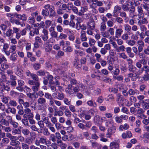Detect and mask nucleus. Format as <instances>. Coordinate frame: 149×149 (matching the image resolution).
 I'll return each instance as SVG.
<instances>
[{"mask_svg": "<svg viewBox=\"0 0 149 149\" xmlns=\"http://www.w3.org/2000/svg\"><path fill=\"white\" fill-rule=\"evenodd\" d=\"M64 96L63 93L58 92V93L57 99L58 100H62L64 99Z\"/></svg>", "mask_w": 149, "mask_h": 149, "instance_id": "46", "label": "nucleus"}, {"mask_svg": "<svg viewBox=\"0 0 149 149\" xmlns=\"http://www.w3.org/2000/svg\"><path fill=\"white\" fill-rule=\"evenodd\" d=\"M114 75H118L119 74L120 70L119 69V67L118 66L115 67V69L114 71L112 72Z\"/></svg>", "mask_w": 149, "mask_h": 149, "instance_id": "58", "label": "nucleus"}, {"mask_svg": "<svg viewBox=\"0 0 149 149\" xmlns=\"http://www.w3.org/2000/svg\"><path fill=\"white\" fill-rule=\"evenodd\" d=\"M44 8L46 9H48L49 10V13H50V16H53L54 13V7L53 6H50L49 4L45 5Z\"/></svg>", "mask_w": 149, "mask_h": 149, "instance_id": "8", "label": "nucleus"}, {"mask_svg": "<svg viewBox=\"0 0 149 149\" xmlns=\"http://www.w3.org/2000/svg\"><path fill=\"white\" fill-rule=\"evenodd\" d=\"M125 30V31L128 32H130L131 31V27L128 24H126L124 25Z\"/></svg>", "mask_w": 149, "mask_h": 149, "instance_id": "45", "label": "nucleus"}, {"mask_svg": "<svg viewBox=\"0 0 149 149\" xmlns=\"http://www.w3.org/2000/svg\"><path fill=\"white\" fill-rule=\"evenodd\" d=\"M8 107V109L9 110V112L13 114H15L16 112V109L14 107H10L9 105H7Z\"/></svg>", "mask_w": 149, "mask_h": 149, "instance_id": "51", "label": "nucleus"}, {"mask_svg": "<svg viewBox=\"0 0 149 149\" xmlns=\"http://www.w3.org/2000/svg\"><path fill=\"white\" fill-rule=\"evenodd\" d=\"M9 140L7 138H4L2 139L0 143V146L1 148L5 146L6 144L9 142Z\"/></svg>", "mask_w": 149, "mask_h": 149, "instance_id": "14", "label": "nucleus"}, {"mask_svg": "<svg viewBox=\"0 0 149 149\" xmlns=\"http://www.w3.org/2000/svg\"><path fill=\"white\" fill-rule=\"evenodd\" d=\"M45 49L46 52H49L52 49V47L51 45L48 43L47 41L45 42Z\"/></svg>", "mask_w": 149, "mask_h": 149, "instance_id": "15", "label": "nucleus"}, {"mask_svg": "<svg viewBox=\"0 0 149 149\" xmlns=\"http://www.w3.org/2000/svg\"><path fill=\"white\" fill-rule=\"evenodd\" d=\"M17 59V55L15 53H13L10 56V59L13 61H15Z\"/></svg>", "mask_w": 149, "mask_h": 149, "instance_id": "56", "label": "nucleus"}, {"mask_svg": "<svg viewBox=\"0 0 149 149\" xmlns=\"http://www.w3.org/2000/svg\"><path fill=\"white\" fill-rule=\"evenodd\" d=\"M145 102H143L144 103L143 105V107L145 109H147L149 108V100L147 99L145 100Z\"/></svg>", "mask_w": 149, "mask_h": 149, "instance_id": "31", "label": "nucleus"}, {"mask_svg": "<svg viewBox=\"0 0 149 149\" xmlns=\"http://www.w3.org/2000/svg\"><path fill=\"white\" fill-rule=\"evenodd\" d=\"M106 23H101L100 30L102 32L104 31L106 29Z\"/></svg>", "mask_w": 149, "mask_h": 149, "instance_id": "54", "label": "nucleus"}, {"mask_svg": "<svg viewBox=\"0 0 149 149\" xmlns=\"http://www.w3.org/2000/svg\"><path fill=\"white\" fill-rule=\"evenodd\" d=\"M104 118H101L100 116L97 115L94 117L95 123L99 124H101L103 121Z\"/></svg>", "mask_w": 149, "mask_h": 149, "instance_id": "20", "label": "nucleus"}, {"mask_svg": "<svg viewBox=\"0 0 149 149\" xmlns=\"http://www.w3.org/2000/svg\"><path fill=\"white\" fill-rule=\"evenodd\" d=\"M128 69L129 71L131 72H134L137 70L136 68L133 65H132L128 66Z\"/></svg>", "mask_w": 149, "mask_h": 149, "instance_id": "61", "label": "nucleus"}, {"mask_svg": "<svg viewBox=\"0 0 149 149\" xmlns=\"http://www.w3.org/2000/svg\"><path fill=\"white\" fill-rule=\"evenodd\" d=\"M24 114L23 115V117L24 118H26V117L29 118H32L33 117V115L31 112L30 109L27 108L24 109Z\"/></svg>", "mask_w": 149, "mask_h": 149, "instance_id": "3", "label": "nucleus"}, {"mask_svg": "<svg viewBox=\"0 0 149 149\" xmlns=\"http://www.w3.org/2000/svg\"><path fill=\"white\" fill-rule=\"evenodd\" d=\"M74 65L75 68L77 69L81 68V65L79 59H75L74 63Z\"/></svg>", "mask_w": 149, "mask_h": 149, "instance_id": "27", "label": "nucleus"}, {"mask_svg": "<svg viewBox=\"0 0 149 149\" xmlns=\"http://www.w3.org/2000/svg\"><path fill=\"white\" fill-rule=\"evenodd\" d=\"M38 15V12L36 11L33 12L31 14V16L29 17L28 19L29 22L31 24H33L35 22V19L34 16L36 17Z\"/></svg>", "mask_w": 149, "mask_h": 149, "instance_id": "6", "label": "nucleus"}, {"mask_svg": "<svg viewBox=\"0 0 149 149\" xmlns=\"http://www.w3.org/2000/svg\"><path fill=\"white\" fill-rule=\"evenodd\" d=\"M9 105L13 107L16 106L17 105V102L14 100H10L9 102V104L8 105Z\"/></svg>", "mask_w": 149, "mask_h": 149, "instance_id": "32", "label": "nucleus"}, {"mask_svg": "<svg viewBox=\"0 0 149 149\" xmlns=\"http://www.w3.org/2000/svg\"><path fill=\"white\" fill-rule=\"evenodd\" d=\"M137 13L136 14L133 15L132 17H141L144 16V14L142 7L139 6L137 7Z\"/></svg>", "mask_w": 149, "mask_h": 149, "instance_id": "2", "label": "nucleus"}, {"mask_svg": "<svg viewBox=\"0 0 149 149\" xmlns=\"http://www.w3.org/2000/svg\"><path fill=\"white\" fill-rule=\"evenodd\" d=\"M87 104L90 107H95L97 104L95 102H93L92 100H90L87 102Z\"/></svg>", "mask_w": 149, "mask_h": 149, "instance_id": "39", "label": "nucleus"}, {"mask_svg": "<svg viewBox=\"0 0 149 149\" xmlns=\"http://www.w3.org/2000/svg\"><path fill=\"white\" fill-rule=\"evenodd\" d=\"M0 123L6 126H8L9 125V122L4 118H2L0 120Z\"/></svg>", "mask_w": 149, "mask_h": 149, "instance_id": "35", "label": "nucleus"}, {"mask_svg": "<svg viewBox=\"0 0 149 149\" xmlns=\"http://www.w3.org/2000/svg\"><path fill=\"white\" fill-rule=\"evenodd\" d=\"M43 123H44L45 124L46 126H47L51 123L50 122L49 120V118L47 117H45L42 119Z\"/></svg>", "mask_w": 149, "mask_h": 149, "instance_id": "37", "label": "nucleus"}, {"mask_svg": "<svg viewBox=\"0 0 149 149\" xmlns=\"http://www.w3.org/2000/svg\"><path fill=\"white\" fill-rule=\"evenodd\" d=\"M143 67V70L145 74H149V66L147 65H144Z\"/></svg>", "mask_w": 149, "mask_h": 149, "instance_id": "62", "label": "nucleus"}, {"mask_svg": "<svg viewBox=\"0 0 149 149\" xmlns=\"http://www.w3.org/2000/svg\"><path fill=\"white\" fill-rule=\"evenodd\" d=\"M131 32H128V33H125L123 34L121 37V39L123 40H127L129 38V35H130L131 34Z\"/></svg>", "mask_w": 149, "mask_h": 149, "instance_id": "33", "label": "nucleus"}, {"mask_svg": "<svg viewBox=\"0 0 149 149\" xmlns=\"http://www.w3.org/2000/svg\"><path fill=\"white\" fill-rule=\"evenodd\" d=\"M37 102L39 106H42L45 105L46 103V100L43 97H40L38 99Z\"/></svg>", "mask_w": 149, "mask_h": 149, "instance_id": "13", "label": "nucleus"}, {"mask_svg": "<svg viewBox=\"0 0 149 149\" xmlns=\"http://www.w3.org/2000/svg\"><path fill=\"white\" fill-rule=\"evenodd\" d=\"M19 93L12 90L10 92V95L12 97H15L19 95Z\"/></svg>", "mask_w": 149, "mask_h": 149, "instance_id": "47", "label": "nucleus"}, {"mask_svg": "<svg viewBox=\"0 0 149 149\" xmlns=\"http://www.w3.org/2000/svg\"><path fill=\"white\" fill-rule=\"evenodd\" d=\"M40 85V84L39 82H36L35 86L32 87V89L33 91L34 92L38 91Z\"/></svg>", "mask_w": 149, "mask_h": 149, "instance_id": "29", "label": "nucleus"}, {"mask_svg": "<svg viewBox=\"0 0 149 149\" xmlns=\"http://www.w3.org/2000/svg\"><path fill=\"white\" fill-rule=\"evenodd\" d=\"M39 28H34L30 31L29 35L31 37L35 35H38L39 33Z\"/></svg>", "mask_w": 149, "mask_h": 149, "instance_id": "12", "label": "nucleus"}, {"mask_svg": "<svg viewBox=\"0 0 149 149\" xmlns=\"http://www.w3.org/2000/svg\"><path fill=\"white\" fill-rule=\"evenodd\" d=\"M81 117H83L84 116V118L86 120H90L91 118V116L89 115H88L87 114H85L84 113H82L80 114Z\"/></svg>", "mask_w": 149, "mask_h": 149, "instance_id": "48", "label": "nucleus"}, {"mask_svg": "<svg viewBox=\"0 0 149 149\" xmlns=\"http://www.w3.org/2000/svg\"><path fill=\"white\" fill-rule=\"evenodd\" d=\"M17 140H18L21 142H23L24 140V138L22 136L19 135L18 136H15V138Z\"/></svg>", "mask_w": 149, "mask_h": 149, "instance_id": "59", "label": "nucleus"}, {"mask_svg": "<svg viewBox=\"0 0 149 149\" xmlns=\"http://www.w3.org/2000/svg\"><path fill=\"white\" fill-rule=\"evenodd\" d=\"M94 2L93 3L95 5H97L98 6H101L103 5V3L102 1L97 0H94Z\"/></svg>", "mask_w": 149, "mask_h": 149, "instance_id": "55", "label": "nucleus"}, {"mask_svg": "<svg viewBox=\"0 0 149 149\" xmlns=\"http://www.w3.org/2000/svg\"><path fill=\"white\" fill-rule=\"evenodd\" d=\"M55 127L57 130H61L62 127V124L59 123H57L55 124Z\"/></svg>", "mask_w": 149, "mask_h": 149, "instance_id": "64", "label": "nucleus"}, {"mask_svg": "<svg viewBox=\"0 0 149 149\" xmlns=\"http://www.w3.org/2000/svg\"><path fill=\"white\" fill-rule=\"evenodd\" d=\"M57 143L59 146L61 147V149H65L67 147V145L63 143L61 140H58Z\"/></svg>", "mask_w": 149, "mask_h": 149, "instance_id": "26", "label": "nucleus"}, {"mask_svg": "<svg viewBox=\"0 0 149 149\" xmlns=\"http://www.w3.org/2000/svg\"><path fill=\"white\" fill-rule=\"evenodd\" d=\"M7 60L6 57L0 53V64L3 62H6Z\"/></svg>", "mask_w": 149, "mask_h": 149, "instance_id": "50", "label": "nucleus"}, {"mask_svg": "<svg viewBox=\"0 0 149 149\" xmlns=\"http://www.w3.org/2000/svg\"><path fill=\"white\" fill-rule=\"evenodd\" d=\"M79 88L81 89H84L85 88V86L83 84L81 83L78 84L76 86H73V87H72V88L74 92L76 93L79 92L80 90Z\"/></svg>", "mask_w": 149, "mask_h": 149, "instance_id": "7", "label": "nucleus"}, {"mask_svg": "<svg viewBox=\"0 0 149 149\" xmlns=\"http://www.w3.org/2000/svg\"><path fill=\"white\" fill-rule=\"evenodd\" d=\"M110 146L112 149L114 148V149H119V145L117 142H112L110 143Z\"/></svg>", "mask_w": 149, "mask_h": 149, "instance_id": "24", "label": "nucleus"}, {"mask_svg": "<svg viewBox=\"0 0 149 149\" xmlns=\"http://www.w3.org/2000/svg\"><path fill=\"white\" fill-rule=\"evenodd\" d=\"M35 42L34 43V47L36 48H38L40 44H43V42L41 38L38 36H37L35 38Z\"/></svg>", "mask_w": 149, "mask_h": 149, "instance_id": "4", "label": "nucleus"}, {"mask_svg": "<svg viewBox=\"0 0 149 149\" xmlns=\"http://www.w3.org/2000/svg\"><path fill=\"white\" fill-rule=\"evenodd\" d=\"M129 126L127 123L120 125L118 128L119 131H123V130H127L129 129Z\"/></svg>", "mask_w": 149, "mask_h": 149, "instance_id": "25", "label": "nucleus"}, {"mask_svg": "<svg viewBox=\"0 0 149 149\" xmlns=\"http://www.w3.org/2000/svg\"><path fill=\"white\" fill-rule=\"evenodd\" d=\"M104 134L103 133H100L99 135V137L100 138V141L103 142H106L108 141V139L104 138Z\"/></svg>", "mask_w": 149, "mask_h": 149, "instance_id": "38", "label": "nucleus"}, {"mask_svg": "<svg viewBox=\"0 0 149 149\" xmlns=\"http://www.w3.org/2000/svg\"><path fill=\"white\" fill-rule=\"evenodd\" d=\"M10 140L11 141L10 144L11 146H16L20 144L19 142L16 139H11Z\"/></svg>", "mask_w": 149, "mask_h": 149, "instance_id": "22", "label": "nucleus"}, {"mask_svg": "<svg viewBox=\"0 0 149 149\" xmlns=\"http://www.w3.org/2000/svg\"><path fill=\"white\" fill-rule=\"evenodd\" d=\"M119 88L120 91L121 92L127 90V88L126 86L123 84H120Z\"/></svg>", "mask_w": 149, "mask_h": 149, "instance_id": "41", "label": "nucleus"}, {"mask_svg": "<svg viewBox=\"0 0 149 149\" xmlns=\"http://www.w3.org/2000/svg\"><path fill=\"white\" fill-rule=\"evenodd\" d=\"M13 32L12 29H8L6 32V36L8 37H12L13 36Z\"/></svg>", "mask_w": 149, "mask_h": 149, "instance_id": "28", "label": "nucleus"}, {"mask_svg": "<svg viewBox=\"0 0 149 149\" xmlns=\"http://www.w3.org/2000/svg\"><path fill=\"white\" fill-rule=\"evenodd\" d=\"M140 137L142 139H149V133L145 132L140 136Z\"/></svg>", "mask_w": 149, "mask_h": 149, "instance_id": "49", "label": "nucleus"}, {"mask_svg": "<svg viewBox=\"0 0 149 149\" xmlns=\"http://www.w3.org/2000/svg\"><path fill=\"white\" fill-rule=\"evenodd\" d=\"M116 129V127L114 125H113L111 127L109 128L107 130V133L106 134L107 137L111 138V136L115 132Z\"/></svg>", "mask_w": 149, "mask_h": 149, "instance_id": "1", "label": "nucleus"}, {"mask_svg": "<svg viewBox=\"0 0 149 149\" xmlns=\"http://www.w3.org/2000/svg\"><path fill=\"white\" fill-rule=\"evenodd\" d=\"M129 94L130 95L133 96L134 95H137L139 93V90L137 89L134 90L132 89H130L128 91Z\"/></svg>", "mask_w": 149, "mask_h": 149, "instance_id": "17", "label": "nucleus"}, {"mask_svg": "<svg viewBox=\"0 0 149 149\" xmlns=\"http://www.w3.org/2000/svg\"><path fill=\"white\" fill-rule=\"evenodd\" d=\"M14 16L15 17L17 18L22 20L23 21H26L27 19L26 15L24 14L22 15L16 14Z\"/></svg>", "mask_w": 149, "mask_h": 149, "instance_id": "18", "label": "nucleus"}, {"mask_svg": "<svg viewBox=\"0 0 149 149\" xmlns=\"http://www.w3.org/2000/svg\"><path fill=\"white\" fill-rule=\"evenodd\" d=\"M83 123H85V127L86 128H90L92 126V123L91 121H85V120L82 121Z\"/></svg>", "mask_w": 149, "mask_h": 149, "instance_id": "36", "label": "nucleus"}, {"mask_svg": "<svg viewBox=\"0 0 149 149\" xmlns=\"http://www.w3.org/2000/svg\"><path fill=\"white\" fill-rule=\"evenodd\" d=\"M129 100L130 102H127V106H130L132 105L133 103L136 102V99L135 97L131 96L129 98Z\"/></svg>", "mask_w": 149, "mask_h": 149, "instance_id": "21", "label": "nucleus"}, {"mask_svg": "<svg viewBox=\"0 0 149 149\" xmlns=\"http://www.w3.org/2000/svg\"><path fill=\"white\" fill-rule=\"evenodd\" d=\"M40 142L41 143L44 144H45L46 145L47 144L46 143L47 142V139L46 138L45 136H42L39 138Z\"/></svg>", "mask_w": 149, "mask_h": 149, "instance_id": "44", "label": "nucleus"}, {"mask_svg": "<svg viewBox=\"0 0 149 149\" xmlns=\"http://www.w3.org/2000/svg\"><path fill=\"white\" fill-rule=\"evenodd\" d=\"M113 78L115 79H116L118 81H122L124 79L123 77L121 75L114 76H113Z\"/></svg>", "mask_w": 149, "mask_h": 149, "instance_id": "43", "label": "nucleus"}, {"mask_svg": "<svg viewBox=\"0 0 149 149\" xmlns=\"http://www.w3.org/2000/svg\"><path fill=\"white\" fill-rule=\"evenodd\" d=\"M116 101L117 103L120 106H121L123 105V97L120 93H118L117 94Z\"/></svg>", "mask_w": 149, "mask_h": 149, "instance_id": "5", "label": "nucleus"}, {"mask_svg": "<svg viewBox=\"0 0 149 149\" xmlns=\"http://www.w3.org/2000/svg\"><path fill=\"white\" fill-rule=\"evenodd\" d=\"M64 114L63 112L62 111L59 110L57 111H55V113L54 114V116H61Z\"/></svg>", "mask_w": 149, "mask_h": 149, "instance_id": "63", "label": "nucleus"}, {"mask_svg": "<svg viewBox=\"0 0 149 149\" xmlns=\"http://www.w3.org/2000/svg\"><path fill=\"white\" fill-rule=\"evenodd\" d=\"M140 79V81L143 83L148 81L149 80V74H143L141 77Z\"/></svg>", "mask_w": 149, "mask_h": 149, "instance_id": "16", "label": "nucleus"}, {"mask_svg": "<svg viewBox=\"0 0 149 149\" xmlns=\"http://www.w3.org/2000/svg\"><path fill=\"white\" fill-rule=\"evenodd\" d=\"M63 50L65 52H71L72 50V47L70 46L66 47L64 46L63 47Z\"/></svg>", "mask_w": 149, "mask_h": 149, "instance_id": "40", "label": "nucleus"}, {"mask_svg": "<svg viewBox=\"0 0 149 149\" xmlns=\"http://www.w3.org/2000/svg\"><path fill=\"white\" fill-rule=\"evenodd\" d=\"M95 42L96 41L94 39L91 38H89L88 43L90 46L92 47L93 46H94Z\"/></svg>", "mask_w": 149, "mask_h": 149, "instance_id": "60", "label": "nucleus"}, {"mask_svg": "<svg viewBox=\"0 0 149 149\" xmlns=\"http://www.w3.org/2000/svg\"><path fill=\"white\" fill-rule=\"evenodd\" d=\"M121 10V8L120 6L118 5L115 6L113 11V16L115 17L118 16V14L120 13Z\"/></svg>", "mask_w": 149, "mask_h": 149, "instance_id": "9", "label": "nucleus"}, {"mask_svg": "<svg viewBox=\"0 0 149 149\" xmlns=\"http://www.w3.org/2000/svg\"><path fill=\"white\" fill-rule=\"evenodd\" d=\"M33 67L35 70H38L40 69L41 65L39 63H35L33 64Z\"/></svg>", "mask_w": 149, "mask_h": 149, "instance_id": "57", "label": "nucleus"}, {"mask_svg": "<svg viewBox=\"0 0 149 149\" xmlns=\"http://www.w3.org/2000/svg\"><path fill=\"white\" fill-rule=\"evenodd\" d=\"M49 129L53 132L54 133L56 132V129L54 127V125L52 123H51L47 126Z\"/></svg>", "mask_w": 149, "mask_h": 149, "instance_id": "53", "label": "nucleus"}, {"mask_svg": "<svg viewBox=\"0 0 149 149\" xmlns=\"http://www.w3.org/2000/svg\"><path fill=\"white\" fill-rule=\"evenodd\" d=\"M87 10L88 8L87 6L81 7V9L79 10V12L78 15L79 16H81L83 15V13L87 11Z\"/></svg>", "mask_w": 149, "mask_h": 149, "instance_id": "30", "label": "nucleus"}, {"mask_svg": "<svg viewBox=\"0 0 149 149\" xmlns=\"http://www.w3.org/2000/svg\"><path fill=\"white\" fill-rule=\"evenodd\" d=\"M138 20V25L143 24H147L148 23L147 19L144 17V16L141 17H138L137 19Z\"/></svg>", "mask_w": 149, "mask_h": 149, "instance_id": "10", "label": "nucleus"}, {"mask_svg": "<svg viewBox=\"0 0 149 149\" xmlns=\"http://www.w3.org/2000/svg\"><path fill=\"white\" fill-rule=\"evenodd\" d=\"M123 32V30L121 29L118 28L115 31V37L116 38H118L121 36Z\"/></svg>", "mask_w": 149, "mask_h": 149, "instance_id": "23", "label": "nucleus"}, {"mask_svg": "<svg viewBox=\"0 0 149 149\" xmlns=\"http://www.w3.org/2000/svg\"><path fill=\"white\" fill-rule=\"evenodd\" d=\"M101 33L102 36L104 37L108 38H111L110 35L107 31L104 32V31L102 32Z\"/></svg>", "mask_w": 149, "mask_h": 149, "instance_id": "42", "label": "nucleus"}, {"mask_svg": "<svg viewBox=\"0 0 149 149\" xmlns=\"http://www.w3.org/2000/svg\"><path fill=\"white\" fill-rule=\"evenodd\" d=\"M1 67L2 69L5 70L9 68V65L5 62L4 63L1 64Z\"/></svg>", "mask_w": 149, "mask_h": 149, "instance_id": "52", "label": "nucleus"}, {"mask_svg": "<svg viewBox=\"0 0 149 149\" xmlns=\"http://www.w3.org/2000/svg\"><path fill=\"white\" fill-rule=\"evenodd\" d=\"M120 46L118 47L117 46V48L116 49V50L117 52H124L125 49V47L123 45H120Z\"/></svg>", "mask_w": 149, "mask_h": 149, "instance_id": "34", "label": "nucleus"}, {"mask_svg": "<svg viewBox=\"0 0 149 149\" xmlns=\"http://www.w3.org/2000/svg\"><path fill=\"white\" fill-rule=\"evenodd\" d=\"M87 29L94 30L95 27V23L93 21H91L87 23Z\"/></svg>", "mask_w": 149, "mask_h": 149, "instance_id": "11", "label": "nucleus"}, {"mask_svg": "<svg viewBox=\"0 0 149 149\" xmlns=\"http://www.w3.org/2000/svg\"><path fill=\"white\" fill-rule=\"evenodd\" d=\"M80 38L81 41L82 42H85L87 40V38L86 36L85 31H82L80 32Z\"/></svg>", "mask_w": 149, "mask_h": 149, "instance_id": "19", "label": "nucleus"}]
</instances>
